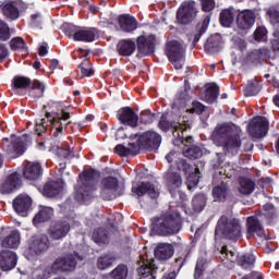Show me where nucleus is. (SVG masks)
Returning a JSON list of instances; mask_svg holds the SVG:
<instances>
[{"mask_svg": "<svg viewBox=\"0 0 279 279\" xmlns=\"http://www.w3.org/2000/svg\"><path fill=\"white\" fill-rule=\"evenodd\" d=\"M101 178L99 171L89 168L85 169L80 175L77 185L75 186L74 199L78 204H88L97 191V180Z\"/></svg>", "mask_w": 279, "mask_h": 279, "instance_id": "f03ea898", "label": "nucleus"}, {"mask_svg": "<svg viewBox=\"0 0 279 279\" xmlns=\"http://www.w3.org/2000/svg\"><path fill=\"white\" fill-rule=\"evenodd\" d=\"M53 217V208L51 207H41L39 213L34 217L33 223L38 226V223H45V221H49Z\"/></svg>", "mask_w": 279, "mask_h": 279, "instance_id": "4c0bfd02", "label": "nucleus"}, {"mask_svg": "<svg viewBox=\"0 0 279 279\" xmlns=\"http://www.w3.org/2000/svg\"><path fill=\"white\" fill-rule=\"evenodd\" d=\"M208 25H210V17H205L204 21L197 25L196 29L197 33L194 34V45H196V43H199V38H202L203 34H206V29H208Z\"/></svg>", "mask_w": 279, "mask_h": 279, "instance_id": "a18cd8bd", "label": "nucleus"}, {"mask_svg": "<svg viewBox=\"0 0 279 279\" xmlns=\"http://www.w3.org/2000/svg\"><path fill=\"white\" fill-rule=\"evenodd\" d=\"M260 93V85L256 82H248L244 88L245 97H254Z\"/></svg>", "mask_w": 279, "mask_h": 279, "instance_id": "3c124183", "label": "nucleus"}, {"mask_svg": "<svg viewBox=\"0 0 279 279\" xmlns=\"http://www.w3.org/2000/svg\"><path fill=\"white\" fill-rule=\"evenodd\" d=\"M220 23L223 27H230L234 23V13L230 9H226L220 13Z\"/></svg>", "mask_w": 279, "mask_h": 279, "instance_id": "49530a36", "label": "nucleus"}, {"mask_svg": "<svg viewBox=\"0 0 279 279\" xmlns=\"http://www.w3.org/2000/svg\"><path fill=\"white\" fill-rule=\"evenodd\" d=\"M10 48L12 51H16L17 53H22L23 56H27L29 53V48L25 40L21 37H14L10 40Z\"/></svg>", "mask_w": 279, "mask_h": 279, "instance_id": "e433bc0d", "label": "nucleus"}, {"mask_svg": "<svg viewBox=\"0 0 279 279\" xmlns=\"http://www.w3.org/2000/svg\"><path fill=\"white\" fill-rule=\"evenodd\" d=\"M62 193V183L58 181H50L45 184L43 189V195L46 197H56V195H60Z\"/></svg>", "mask_w": 279, "mask_h": 279, "instance_id": "473e14b6", "label": "nucleus"}, {"mask_svg": "<svg viewBox=\"0 0 279 279\" xmlns=\"http://www.w3.org/2000/svg\"><path fill=\"white\" fill-rule=\"evenodd\" d=\"M117 119L123 125H130L131 128H136V125H138V114H136L134 109L130 107L120 109L117 113Z\"/></svg>", "mask_w": 279, "mask_h": 279, "instance_id": "aec40b11", "label": "nucleus"}, {"mask_svg": "<svg viewBox=\"0 0 279 279\" xmlns=\"http://www.w3.org/2000/svg\"><path fill=\"white\" fill-rule=\"evenodd\" d=\"M184 53H186V50L182 47V44L177 40L167 43L166 54L177 71L184 66Z\"/></svg>", "mask_w": 279, "mask_h": 279, "instance_id": "6e6552de", "label": "nucleus"}, {"mask_svg": "<svg viewBox=\"0 0 279 279\" xmlns=\"http://www.w3.org/2000/svg\"><path fill=\"white\" fill-rule=\"evenodd\" d=\"M132 192L137 195V197H143V195L147 194L151 199H156L158 197V190L153 183L143 182L137 186L132 187Z\"/></svg>", "mask_w": 279, "mask_h": 279, "instance_id": "bb28decb", "label": "nucleus"}, {"mask_svg": "<svg viewBox=\"0 0 279 279\" xmlns=\"http://www.w3.org/2000/svg\"><path fill=\"white\" fill-rule=\"evenodd\" d=\"M204 267H206V258L199 257L196 262L194 278H202V274H204Z\"/></svg>", "mask_w": 279, "mask_h": 279, "instance_id": "052dcab7", "label": "nucleus"}, {"mask_svg": "<svg viewBox=\"0 0 279 279\" xmlns=\"http://www.w3.org/2000/svg\"><path fill=\"white\" fill-rule=\"evenodd\" d=\"M82 256L74 252L73 254L66 255L62 258H57L51 267H47L44 270L40 279L51 278V274H58V271H73L77 267V260H82Z\"/></svg>", "mask_w": 279, "mask_h": 279, "instance_id": "0eeeda50", "label": "nucleus"}, {"mask_svg": "<svg viewBox=\"0 0 279 279\" xmlns=\"http://www.w3.org/2000/svg\"><path fill=\"white\" fill-rule=\"evenodd\" d=\"M217 97H219V87L217 84H209L207 85L205 99L207 104H213L217 101Z\"/></svg>", "mask_w": 279, "mask_h": 279, "instance_id": "37998d69", "label": "nucleus"}, {"mask_svg": "<svg viewBox=\"0 0 279 279\" xmlns=\"http://www.w3.org/2000/svg\"><path fill=\"white\" fill-rule=\"evenodd\" d=\"M31 97H34V99H38L45 95V84L40 83V81L35 80L31 83V90H29Z\"/></svg>", "mask_w": 279, "mask_h": 279, "instance_id": "79ce46f5", "label": "nucleus"}, {"mask_svg": "<svg viewBox=\"0 0 279 279\" xmlns=\"http://www.w3.org/2000/svg\"><path fill=\"white\" fill-rule=\"evenodd\" d=\"M17 262L19 257L16 256V253L12 251L0 252V269H2V271L14 269Z\"/></svg>", "mask_w": 279, "mask_h": 279, "instance_id": "4be33fe9", "label": "nucleus"}, {"mask_svg": "<svg viewBox=\"0 0 279 279\" xmlns=\"http://www.w3.org/2000/svg\"><path fill=\"white\" fill-rule=\"evenodd\" d=\"M247 130L252 138H264L269 132V121L265 117H255L248 123Z\"/></svg>", "mask_w": 279, "mask_h": 279, "instance_id": "f8f14e48", "label": "nucleus"}, {"mask_svg": "<svg viewBox=\"0 0 279 279\" xmlns=\"http://www.w3.org/2000/svg\"><path fill=\"white\" fill-rule=\"evenodd\" d=\"M254 38L257 43H265L267 40V28L258 26L254 32Z\"/></svg>", "mask_w": 279, "mask_h": 279, "instance_id": "bf43d9fd", "label": "nucleus"}, {"mask_svg": "<svg viewBox=\"0 0 279 279\" xmlns=\"http://www.w3.org/2000/svg\"><path fill=\"white\" fill-rule=\"evenodd\" d=\"M116 154L121 157L136 156L138 154V146L134 143H130L128 147L123 144H119L114 147Z\"/></svg>", "mask_w": 279, "mask_h": 279, "instance_id": "72a5a7b5", "label": "nucleus"}, {"mask_svg": "<svg viewBox=\"0 0 279 279\" xmlns=\"http://www.w3.org/2000/svg\"><path fill=\"white\" fill-rule=\"evenodd\" d=\"M50 246L51 242L49 241V236H47V234L35 235L31 239L25 256L28 260H32L34 256H40V254H45V252H47Z\"/></svg>", "mask_w": 279, "mask_h": 279, "instance_id": "1a4fd4ad", "label": "nucleus"}, {"mask_svg": "<svg viewBox=\"0 0 279 279\" xmlns=\"http://www.w3.org/2000/svg\"><path fill=\"white\" fill-rule=\"evenodd\" d=\"M119 56L128 58L136 51V43L132 39H121L117 45Z\"/></svg>", "mask_w": 279, "mask_h": 279, "instance_id": "c85d7f7f", "label": "nucleus"}, {"mask_svg": "<svg viewBox=\"0 0 279 279\" xmlns=\"http://www.w3.org/2000/svg\"><path fill=\"white\" fill-rule=\"evenodd\" d=\"M220 254H221L220 258L222 260H226V258H227L231 263H234V260H238V256H239V255H236V252L229 251L228 246H222Z\"/></svg>", "mask_w": 279, "mask_h": 279, "instance_id": "6e6d98bb", "label": "nucleus"}, {"mask_svg": "<svg viewBox=\"0 0 279 279\" xmlns=\"http://www.w3.org/2000/svg\"><path fill=\"white\" fill-rule=\"evenodd\" d=\"M81 73L85 77H90L93 75V63L88 59H85L81 64H80Z\"/></svg>", "mask_w": 279, "mask_h": 279, "instance_id": "13d9d810", "label": "nucleus"}, {"mask_svg": "<svg viewBox=\"0 0 279 279\" xmlns=\"http://www.w3.org/2000/svg\"><path fill=\"white\" fill-rule=\"evenodd\" d=\"M32 84V81L25 76H15L13 78V88H27Z\"/></svg>", "mask_w": 279, "mask_h": 279, "instance_id": "5fc2aeb1", "label": "nucleus"}, {"mask_svg": "<svg viewBox=\"0 0 279 279\" xmlns=\"http://www.w3.org/2000/svg\"><path fill=\"white\" fill-rule=\"evenodd\" d=\"M121 195L119 190V179L114 177H108L102 179L100 183V197L107 202L117 199Z\"/></svg>", "mask_w": 279, "mask_h": 279, "instance_id": "9d476101", "label": "nucleus"}, {"mask_svg": "<svg viewBox=\"0 0 279 279\" xmlns=\"http://www.w3.org/2000/svg\"><path fill=\"white\" fill-rule=\"evenodd\" d=\"M166 160L170 165V169L165 174V181L167 182L171 193L172 189H180V186H182V175L180 172L173 171V169L189 173L191 166L186 163V160L182 159V155L175 150H171L166 155Z\"/></svg>", "mask_w": 279, "mask_h": 279, "instance_id": "20e7f679", "label": "nucleus"}, {"mask_svg": "<svg viewBox=\"0 0 279 279\" xmlns=\"http://www.w3.org/2000/svg\"><path fill=\"white\" fill-rule=\"evenodd\" d=\"M41 24H43V15H40V13L33 14L31 16V26L32 27H40Z\"/></svg>", "mask_w": 279, "mask_h": 279, "instance_id": "338daca9", "label": "nucleus"}, {"mask_svg": "<svg viewBox=\"0 0 279 279\" xmlns=\"http://www.w3.org/2000/svg\"><path fill=\"white\" fill-rule=\"evenodd\" d=\"M201 4L204 12L215 10V0H201Z\"/></svg>", "mask_w": 279, "mask_h": 279, "instance_id": "69168bd1", "label": "nucleus"}, {"mask_svg": "<svg viewBox=\"0 0 279 279\" xmlns=\"http://www.w3.org/2000/svg\"><path fill=\"white\" fill-rule=\"evenodd\" d=\"M182 154L185 158H190V160H197V158H202L203 151L196 145H185Z\"/></svg>", "mask_w": 279, "mask_h": 279, "instance_id": "58836bf2", "label": "nucleus"}, {"mask_svg": "<svg viewBox=\"0 0 279 279\" xmlns=\"http://www.w3.org/2000/svg\"><path fill=\"white\" fill-rule=\"evenodd\" d=\"M110 278L112 279H126L128 278V266L121 264L118 265L111 272Z\"/></svg>", "mask_w": 279, "mask_h": 279, "instance_id": "8fccbe9b", "label": "nucleus"}, {"mask_svg": "<svg viewBox=\"0 0 279 279\" xmlns=\"http://www.w3.org/2000/svg\"><path fill=\"white\" fill-rule=\"evenodd\" d=\"M0 40H10V26L3 20H0Z\"/></svg>", "mask_w": 279, "mask_h": 279, "instance_id": "680f3d73", "label": "nucleus"}, {"mask_svg": "<svg viewBox=\"0 0 279 279\" xmlns=\"http://www.w3.org/2000/svg\"><path fill=\"white\" fill-rule=\"evenodd\" d=\"M239 184L240 186L238 187V191L241 195H252L254 189H256V182L247 177H241L239 179Z\"/></svg>", "mask_w": 279, "mask_h": 279, "instance_id": "7c9ffc66", "label": "nucleus"}, {"mask_svg": "<svg viewBox=\"0 0 279 279\" xmlns=\"http://www.w3.org/2000/svg\"><path fill=\"white\" fill-rule=\"evenodd\" d=\"M186 130H191V122L185 120L184 117L173 124L172 136L174 138V145H180V143H193V136H187L184 138V133Z\"/></svg>", "mask_w": 279, "mask_h": 279, "instance_id": "4468645a", "label": "nucleus"}, {"mask_svg": "<svg viewBox=\"0 0 279 279\" xmlns=\"http://www.w3.org/2000/svg\"><path fill=\"white\" fill-rule=\"evenodd\" d=\"M142 260V266L137 268V274L140 279H156V271H158V267L154 264V259H147L145 256L140 255Z\"/></svg>", "mask_w": 279, "mask_h": 279, "instance_id": "f3484780", "label": "nucleus"}, {"mask_svg": "<svg viewBox=\"0 0 279 279\" xmlns=\"http://www.w3.org/2000/svg\"><path fill=\"white\" fill-rule=\"evenodd\" d=\"M197 16L194 1L183 2L177 12V19L182 25H186Z\"/></svg>", "mask_w": 279, "mask_h": 279, "instance_id": "2eb2a0df", "label": "nucleus"}, {"mask_svg": "<svg viewBox=\"0 0 279 279\" xmlns=\"http://www.w3.org/2000/svg\"><path fill=\"white\" fill-rule=\"evenodd\" d=\"M92 239L97 245H108V231L104 228L94 230Z\"/></svg>", "mask_w": 279, "mask_h": 279, "instance_id": "a19ab883", "label": "nucleus"}, {"mask_svg": "<svg viewBox=\"0 0 279 279\" xmlns=\"http://www.w3.org/2000/svg\"><path fill=\"white\" fill-rule=\"evenodd\" d=\"M241 220L221 216L217 222L215 235L225 236V239H229V241H239V239H241Z\"/></svg>", "mask_w": 279, "mask_h": 279, "instance_id": "423d86ee", "label": "nucleus"}, {"mask_svg": "<svg viewBox=\"0 0 279 279\" xmlns=\"http://www.w3.org/2000/svg\"><path fill=\"white\" fill-rule=\"evenodd\" d=\"M199 184V168H195L194 172L190 173L187 177V187L195 189Z\"/></svg>", "mask_w": 279, "mask_h": 279, "instance_id": "864d4df0", "label": "nucleus"}, {"mask_svg": "<svg viewBox=\"0 0 279 279\" xmlns=\"http://www.w3.org/2000/svg\"><path fill=\"white\" fill-rule=\"evenodd\" d=\"M246 228L247 239H252L255 234L260 239H265V229H263V225H260V221L256 217L251 216L247 218Z\"/></svg>", "mask_w": 279, "mask_h": 279, "instance_id": "5701e85b", "label": "nucleus"}, {"mask_svg": "<svg viewBox=\"0 0 279 279\" xmlns=\"http://www.w3.org/2000/svg\"><path fill=\"white\" fill-rule=\"evenodd\" d=\"M160 143H162V136L154 131H148L140 135L137 140L138 151L144 149L145 151H154V149H158L160 147Z\"/></svg>", "mask_w": 279, "mask_h": 279, "instance_id": "9b49d317", "label": "nucleus"}, {"mask_svg": "<svg viewBox=\"0 0 279 279\" xmlns=\"http://www.w3.org/2000/svg\"><path fill=\"white\" fill-rule=\"evenodd\" d=\"M214 145L222 147L225 154H236L241 149V128L234 124H218L211 134Z\"/></svg>", "mask_w": 279, "mask_h": 279, "instance_id": "f257e3e1", "label": "nucleus"}, {"mask_svg": "<svg viewBox=\"0 0 279 279\" xmlns=\"http://www.w3.org/2000/svg\"><path fill=\"white\" fill-rule=\"evenodd\" d=\"M32 207V198L27 195H19L13 201V208L17 215H21L22 217H26L27 210Z\"/></svg>", "mask_w": 279, "mask_h": 279, "instance_id": "393cba45", "label": "nucleus"}, {"mask_svg": "<svg viewBox=\"0 0 279 279\" xmlns=\"http://www.w3.org/2000/svg\"><path fill=\"white\" fill-rule=\"evenodd\" d=\"M99 36L97 28L78 29L74 33V40L78 43H93Z\"/></svg>", "mask_w": 279, "mask_h": 279, "instance_id": "cd10ccee", "label": "nucleus"}, {"mask_svg": "<svg viewBox=\"0 0 279 279\" xmlns=\"http://www.w3.org/2000/svg\"><path fill=\"white\" fill-rule=\"evenodd\" d=\"M71 107L62 108L59 113H46L45 118L40 119L35 124V133L37 136H43L47 132L48 128H51V134L54 138H58L62 134V121H69L71 119Z\"/></svg>", "mask_w": 279, "mask_h": 279, "instance_id": "7ed1b4c3", "label": "nucleus"}, {"mask_svg": "<svg viewBox=\"0 0 279 279\" xmlns=\"http://www.w3.org/2000/svg\"><path fill=\"white\" fill-rule=\"evenodd\" d=\"M254 23H256V14L253 11L246 10L238 14L236 25L241 32L246 34L251 27H254Z\"/></svg>", "mask_w": 279, "mask_h": 279, "instance_id": "a211bd4d", "label": "nucleus"}, {"mask_svg": "<svg viewBox=\"0 0 279 279\" xmlns=\"http://www.w3.org/2000/svg\"><path fill=\"white\" fill-rule=\"evenodd\" d=\"M221 50V35L216 34L214 36L208 37L205 44V51L208 53H217Z\"/></svg>", "mask_w": 279, "mask_h": 279, "instance_id": "c9c22d12", "label": "nucleus"}, {"mask_svg": "<svg viewBox=\"0 0 279 279\" xmlns=\"http://www.w3.org/2000/svg\"><path fill=\"white\" fill-rule=\"evenodd\" d=\"M62 31L64 32L65 36L69 38L72 36L73 40H75V33H77L80 29H77V27H75L73 24L65 23L62 25Z\"/></svg>", "mask_w": 279, "mask_h": 279, "instance_id": "e2e57ef3", "label": "nucleus"}, {"mask_svg": "<svg viewBox=\"0 0 279 279\" xmlns=\"http://www.w3.org/2000/svg\"><path fill=\"white\" fill-rule=\"evenodd\" d=\"M255 263L256 256L252 253L238 255V265L242 267V269H250Z\"/></svg>", "mask_w": 279, "mask_h": 279, "instance_id": "ea45409f", "label": "nucleus"}, {"mask_svg": "<svg viewBox=\"0 0 279 279\" xmlns=\"http://www.w3.org/2000/svg\"><path fill=\"white\" fill-rule=\"evenodd\" d=\"M2 13L9 21H17L21 17V2L8 1L2 7Z\"/></svg>", "mask_w": 279, "mask_h": 279, "instance_id": "b1692460", "label": "nucleus"}, {"mask_svg": "<svg viewBox=\"0 0 279 279\" xmlns=\"http://www.w3.org/2000/svg\"><path fill=\"white\" fill-rule=\"evenodd\" d=\"M40 163L28 162L24 168V178H26V180H38V178H40Z\"/></svg>", "mask_w": 279, "mask_h": 279, "instance_id": "2f4dec72", "label": "nucleus"}, {"mask_svg": "<svg viewBox=\"0 0 279 279\" xmlns=\"http://www.w3.org/2000/svg\"><path fill=\"white\" fill-rule=\"evenodd\" d=\"M154 117L155 114L151 113V111L145 110L141 112L140 121L141 123H144L145 125H147L149 123H154Z\"/></svg>", "mask_w": 279, "mask_h": 279, "instance_id": "0e129e2a", "label": "nucleus"}, {"mask_svg": "<svg viewBox=\"0 0 279 279\" xmlns=\"http://www.w3.org/2000/svg\"><path fill=\"white\" fill-rule=\"evenodd\" d=\"M182 229V216L178 210L170 209L162 214L156 221L154 230L160 236L178 234Z\"/></svg>", "mask_w": 279, "mask_h": 279, "instance_id": "39448f33", "label": "nucleus"}, {"mask_svg": "<svg viewBox=\"0 0 279 279\" xmlns=\"http://www.w3.org/2000/svg\"><path fill=\"white\" fill-rule=\"evenodd\" d=\"M114 260H117V255L114 254H107L100 256L97 262V267L100 270L108 269V267H111Z\"/></svg>", "mask_w": 279, "mask_h": 279, "instance_id": "c03bdc74", "label": "nucleus"}, {"mask_svg": "<svg viewBox=\"0 0 279 279\" xmlns=\"http://www.w3.org/2000/svg\"><path fill=\"white\" fill-rule=\"evenodd\" d=\"M274 38L270 40L272 51H279V31L272 34Z\"/></svg>", "mask_w": 279, "mask_h": 279, "instance_id": "774afa93", "label": "nucleus"}, {"mask_svg": "<svg viewBox=\"0 0 279 279\" xmlns=\"http://www.w3.org/2000/svg\"><path fill=\"white\" fill-rule=\"evenodd\" d=\"M2 143L9 158H19V156L25 154V143L21 137H12L11 143L8 137H4Z\"/></svg>", "mask_w": 279, "mask_h": 279, "instance_id": "ddd939ff", "label": "nucleus"}, {"mask_svg": "<svg viewBox=\"0 0 279 279\" xmlns=\"http://www.w3.org/2000/svg\"><path fill=\"white\" fill-rule=\"evenodd\" d=\"M266 14L271 23V25H278L279 23V11L276 7H270L267 9Z\"/></svg>", "mask_w": 279, "mask_h": 279, "instance_id": "4d7b16f0", "label": "nucleus"}, {"mask_svg": "<svg viewBox=\"0 0 279 279\" xmlns=\"http://www.w3.org/2000/svg\"><path fill=\"white\" fill-rule=\"evenodd\" d=\"M21 243V233L14 230L1 242L2 247H9L10 250H16Z\"/></svg>", "mask_w": 279, "mask_h": 279, "instance_id": "f704fd0d", "label": "nucleus"}, {"mask_svg": "<svg viewBox=\"0 0 279 279\" xmlns=\"http://www.w3.org/2000/svg\"><path fill=\"white\" fill-rule=\"evenodd\" d=\"M228 195V186L226 184L218 185L213 189V197L215 202H223Z\"/></svg>", "mask_w": 279, "mask_h": 279, "instance_id": "de8ad7c7", "label": "nucleus"}, {"mask_svg": "<svg viewBox=\"0 0 279 279\" xmlns=\"http://www.w3.org/2000/svg\"><path fill=\"white\" fill-rule=\"evenodd\" d=\"M57 156L59 158H74L73 150H71V146L69 144H62L60 147L57 149Z\"/></svg>", "mask_w": 279, "mask_h": 279, "instance_id": "603ef678", "label": "nucleus"}, {"mask_svg": "<svg viewBox=\"0 0 279 279\" xmlns=\"http://www.w3.org/2000/svg\"><path fill=\"white\" fill-rule=\"evenodd\" d=\"M192 205L195 213H202V210H204V208L206 207V195L198 194L194 196V198L192 199Z\"/></svg>", "mask_w": 279, "mask_h": 279, "instance_id": "09e8293b", "label": "nucleus"}, {"mask_svg": "<svg viewBox=\"0 0 279 279\" xmlns=\"http://www.w3.org/2000/svg\"><path fill=\"white\" fill-rule=\"evenodd\" d=\"M174 254L173 245L160 243L155 248V258L158 260H169Z\"/></svg>", "mask_w": 279, "mask_h": 279, "instance_id": "c756f323", "label": "nucleus"}, {"mask_svg": "<svg viewBox=\"0 0 279 279\" xmlns=\"http://www.w3.org/2000/svg\"><path fill=\"white\" fill-rule=\"evenodd\" d=\"M156 49V37L149 35L147 37L140 36L137 37V50L142 56H151Z\"/></svg>", "mask_w": 279, "mask_h": 279, "instance_id": "6ab92c4d", "label": "nucleus"}, {"mask_svg": "<svg viewBox=\"0 0 279 279\" xmlns=\"http://www.w3.org/2000/svg\"><path fill=\"white\" fill-rule=\"evenodd\" d=\"M71 232V223L66 220H58L48 229V235L52 241H62Z\"/></svg>", "mask_w": 279, "mask_h": 279, "instance_id": "dca6fc26", "label": "nucleus"}, {"mask_svg": "<svg viewBox=\"0 0 279 279\" xmlns=\"http://www.w3.org/2000/svg\"><path fill=\"white\" fill-rule=\"evenodd\" d=\"M118 23L120 25V29L125 34H132L138 29V21L135 20L134 16L128 14L120 15Z\"/></svg>", "mask_w": 279, "mask_h": 279, "instance_id": "a878e982", "label": "nucleus"}, {"mask_svg": "<svg viewBox=\"0 0 279 279\" xmlns=\"http://www.w3.org/2000/svg\"><path fill=\"white\" fill-rule=\"evenodd\" d=\"M23 181L21 180V175L17 172H13L7 177L4 182L2 183L0 191L1 193H13V191L19 190L22 186Z\"/></svg>", "mask_w": 279, "mask_h": 279, "instance_id": "412c9836", "label": "nucleus"}]
</instances>
